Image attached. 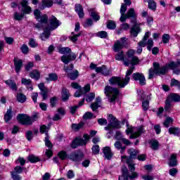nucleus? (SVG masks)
<instances>
[{"instance_id":"393cba45","label":"nucleus","mask_w":180,"mask_h":180,"mask_svg":"<svg viewBox=\"0 0 180 180\" xmlns=\"http://www.w3.org/2000/svg\"><path fill=\"white\" fill-rule=\"evenodd\" d=\"M27 160L29 162H31V164H36L37 162H41V159H40L39 156H36L33 154L28 155Z\"/></svg>"},{"instance_id":"7c9ffc66","label":"nucleus","mask_w":180,"mask_h":180,"mask_svg":"<svg viewBox=\"0 0 180 180\" xmlns=\"http://www.w3.org/2000/svg\"><path fill=\"white\" fill-rule=\"evenodd\" d=\"M149 144L150 145V148H152L153 151H157V150L160 148V142H158L157 139L150 140Z\"/></svg>"},{"instance_id":"58836bf2","label":"nucleus","mask_w":180,"mask_h":180,"mask_svg":"<svg viewBox=\"0 0 180 180\" xmlns=\"http://www.w3.org/2000/svg\"><path fill=\"white\" fill-rule=\"evenodd\" d=\"M75 12H77L79 18H84V9L82 8V6H81V4L75 5Z\"/></svg>"},{"instance_id":"de8ad7c7","label":"nucleus","mask_w":180,"mask_h":180,"mask_svg":"<svg viewBox=\"0 0 180 180\" xmlns=\"http://www.w3.org/2000/svg\"><path fill=\"white\" fill-rule=\"evenodd\" d=\"M81 36V32L76 34L75 32H72L71 36L69 37L70 40L73 43H75L78 40V37Z\"/></svg>"},{"instance_id":"09e8293b","label":"nucleus","mask_w":180,"mask_h":180,"mask_svg":"<svg viewBox=\"0 0 180 180\" xmlns=\"http://www.w3.org/2000/svg\"><path fill=\"white\" fill-rule=\"evenodd\" d=\"M50 32L51 31H46V28L44 27V33L41 35V40H47L49 37H50Z\"/></svg>"},{"instance_id":"a18cd8bd","label":"nucleus","mask_w":180,"mask_h":180,"mask_svg":"<svg viewBox=\"0 0 180 180\" xmlns=\"http://www.w3.org/2000/svg\"><path fill=\"white\" fill-rule=\"evenodd\" d=\"M147 46V50L148 51H151V49L154 47V41H153V39H149L148 41H145V47Z\"/></svg>"},{"instance_id":"6e6d98bb","label":"nucleus","mask_w":180,"mask_h":180,"mask_svg":"<svg viewBox=\"0 0 180 180\" xmlns=\"http://www.w3.org/2000/svg\"><path fill=\"white\" fill-rule=\"evenodd\" d=\"M59 53L60 54H68V53H71V49L68 47L60 48Z\"/></svg>"},{"instance_id":"9d476101","label":"nucleus","mask_w":180,"mask_h":180,"mask_svg":"<svg viewBox=\"0 0 180 180\" xmlns=\"http://www.w3.org/2000/svg\"><path fill=\"white\" fill-rule=\"evenodd\" d=\"M104 93L105 96L108 98L110 103H116V100L120 95V91H105Z\"/></svg>"},{"instance_id":"f3484780","label":"nucleus","mask_w":180,"mask_h":180,"mask_svg":"<svg viewBox=\"0 0 180 180\" xmlns=\"http://www.w3.org/2000/svg\"><path fill=\"white\" fill-rule=\"evenodd\" d=\"M132 78L134 81H139L140 85H146V77L143 73L136 72L132 75Z\"/></svg>"},{"instance_id":"774afa93","label":"nucleus","mask_w":180,"mask_h":180,"mask_svg":"<svg viewBox=\"0 0 180 180\" xmlns=\"http://www.w3.org/2000/svg\"><path fill=\"white\" fill-rule=\"evenodd\" d=\"M107 27L108 29H111V30L116 29V22H115L114 21H112V20L108 21Z\"/></svg>"},{"instance_id":"6e6552de","label":"nucleus","mask_w":180,"mask_h":180,"mask_svg":"<svg viewBox=\"0 0 180 180\" xmlns=\"http://www.w3.org/2000/svg\"><path fill=\"white\" fill-rule=\"evenodd\" d=\"M61 25V22L57 20V18L54 16L51 17L49 19V24L44 27L46 28L45 32H53V30H56Z\"/></svg>"},{"instance_id":"13d9d810","label":"nucleus","mask_w":180,"mask_h":180,"mask_svg":"<svg viewBox=\"0 0 180 180\" xmlns=\"http://www.w3.org/2000/svg\"><path fill=\"white\" fill-rule=\"evenodd\" d=\"M122 160H126L127 165H129L130 164H133V158L131 157H127L126 155L121 156Z\"/></svg>"},{"instance_id":"39448f33","label":"nucleus","mask_w":180,"mask_h":180,"mask_svg":"<svg viewBox=\"0 0 180 180\" xmlns=\"http://www.w3.org/2000/svg\"><path fill=\"white\" fill-rule=\"evenodd\" d=\"M121 172L122 175L118 176V180H134L139 178V173L137 172H131L130 174L127 167L122 168Z\"/></svg>"},{"instance_id":"c85d7f7f","label":"nucleus","mask_w":180,"mask_h":180,"mask_svg":"<svg viewBox=\"0 0 180 180\" xmlns=\"http://www.w3.org/2000/svg\"><path fill=\"white\" fill-rule=\"evenodd\" d=\"M53 6V1L50 0H43L41 4L39 5V9H44L45 8H50Z\"/></svg>"},{"instance_id":"69168bd1","label":"nucleus","mask_w":180,"mask_h":180,"mask_svg":"<svg viewBox=\"0 0 180 180\" xmlns=\"http://www.w3.org/2000/svg\"><path fill=\"white\" fill-rule=\"evenodd\" d=\"M169 174L171 176H176V174H178V169L173 167L169 170Z\"/></svg>"},{"instance_id":"052dcab7","label":"nucleus","mask_w":180,"mask_h":180,"mask_svg":"<svg viewBox=\"0 0 180 180\" xmlns=\"http://www.w3.org/2000/svg\"><path fill=\"white\" fill-rule=\"evenodd\" d=\"M25 137L28 141H32V139H33V131L31 130L26 131Z\"/></svg>"},{"instance_id":"a19ab883","label":"nucleus","mask_w":180,"mask_h":180,"mask_svg":"<svg viewBox=\"0 0 180 180\" xmlns=\"http://www.w3.org/2000/svg\"><path fill=\"white\" fill-rule=\"evenodd\" d=\"M58 79V76L56 73H50L47 77H46V81L50 82L51 81H57Z\"/></svg>"},{"instance_id":"bf43d9fd","label":"nucleus","mask_w":180,"mask_h":180,"mask_svg":"<svg viewBox=\"0 0 180 180\" xmlns=\"http://www.w3.org/2000/svg\"><path fill=\"white\" fill-rule=\"evenodd\" d=\"M45 146L47 147L49 149L53 148V143L50 141L48 136L45 137Z\"/></svg>"},{"instance_id":"864d4df0","label":"nucleus","mask_w":180,"mask_h":180,"mask_svg":"<svg viewBox=\"0 0 180 180\" xmlns=\"http://www.w3.org/2000/svg\"><path fill=\"white\" fill-rule=\"evenodd\" d=\"M23 18H25V14L23 13H20L15 12L14 13L15 20H22Z\"/></svg>"},{"instance_id":"c756f323","label":"nucleus","mask_w":180,"mask_h":180,"mask_svg":"<svg viewBox=\"0 0 180 180\" xmlns=\"http://www.w3.org/2000/svg\"><path fill=\"white\" fill-rule=\"evenodd\" d=\"M129 18H137V13L134 11V8H131L128 10L127 14H125V20L129 19Z\"/></svg>"},{"instance_id":"f704fd0d","label":"nucleus","mask_w":180,"mask_h":180,"mask_svg":"<svg viewBox=\"0 0 180 180\" xmlns=\"http://www.w3.org/2000/svg\"><path fill=\"white\" fill-rule=\"evenodd\" d=\"M16 101H18L20 103H25V102L27 101V97L26 95L19 93L16 95Z\"/></svg>"},{"instance_id":"2eb2a0df","label":"nucleus","mask_w":180,"mask_h":180,"mask_svg":"<svg viewBox=\"0 0 180 180\" xmlns=\"http://www.w3.org/2000/svg\"><path fill=\"white\" fill-rule=\"evenodd\" d=\"M91 70H96V72H101L103 75H109V70L106 68V66L103 65L101 67L96 68V65L91 63L90 65Z\"/></svg>"},{"instance_id":"49530a36","label":"nucleus","mask_w":180,"mask_h":180,"mask_svg":"<svg viewBox=\"0 0 180 180\" xmlns=\"http://www.w3.org/2000/svg\"><path fill=\"white\" fill-rule=\"evenodd\" d=\"M30 76L31 78H33L34 79H40V72L39 70H32L30 73Z\"/></svg>"},{"instance_id":"bb28decb","label":"nucleus","mask_w":180,"mask_h":180,"mask_svg":"<svg viewBox=\"0 0 180 180\" xmlns=\"http://www.w3.org/2000/svg\"><path fill=\"white\" fill-rule=\"evenodd\" d=\"M14 65L15 68V72H17V74H19V72L22 69V67H23V63L22 62V60L15 58Z\"/></svg>"},{"instance_id":"4c0bfd02","label":"nucleus","mask_w":180,"mask_h":180,"mask_svg":"<svg viewBox=\"0 0 180 180\" xmlns=\"http://www.w3.org/2000/svg\"><path fill=\"white\" fill-rule=\"evenodd\" d=\"M70 96H71V94L70 91H63L61 93V100L63 102H67L70 99Z\"/></svg>"},{"instance_id":"1a4fd4ad","label":"nucleus","mask_w":180,"mask_h":180,"mask_svg":"<svg viewBox=\"0 0 180 180\" xmlns=\"http://www.w3.org/2000/svg\"><path fill=\"white\" fill-rule=\"evenodd\" d=\"M34 16L39 23L43 25H47V22H49V17L46 14H41V12L39 9H36L34 11Z\"/></svg>"},{"instance_id":"3c124183","label":"nucleus","mask_w":180,"mask_h":180,"mask_svg":"<svg viewBox=\"0 0 180 180\" xmlns=\"http://www.w3.org/2000/svg\"><path fill=\"white\" fill-rule=\"evenodd\" d=\"M136 54V51L134 49H129L126 53V56L127 57V60H130V58H132V57H134V55Z\"/></svg>"},{"instance_id":"8fccbe9b","label":"nucleus","mask_w":180,"mask_h":180,"mask_svg":"<svg viewBox=\"0 0 180 180\" xmlns=\"http://www.w3.org/2000/svg\"><path fill=\"white\" fill-rule=\"evenodd\" d=\"M148 8L151 9V11H155L157 9V3L154 1V0H150L148 2Z\"/></svg>"},{"instance_id":"7ed1b4c3","label":"nucleus","mask_w":180,"mask_h":180,"mask_svg":"<svg viewBox=\"0 0 180 180\" xmlns=\"http://www.w3.org/2000/svg\"><path fill=\"white\" fill-rule=\"evenodd\" d=\"M39 119V114L35 113L32 117L27 114H18L17 115V120L22 126H32L34 122Z\"/></svg>"},{"instance_id":"0eeeda50","label":"nucleus","mask_w":180,"mask_h":180,"mask_svg":"<svg viewBox=\"0 0 180 180\" xmlns=\"http://www.w3.org/2000/svg\"><path fill=\"white\" fill-rule=\"evenodd\" d=\"M84 157H85V154L80 149L72 151L69 154V160L73 162H81L84 160Z\"/></svg>"},{"instance_id":"2f4dec72","label":"nucleus","mask_w":180,"mask_h":180,"mask_svg":"<svg viewBox=\"0 0 180 180\" xmlns=\"http://www.w3.org/2000/svg\"><path fill=\"white\" fill-rule=\"evenodd\" d=\"M89 15L91 18H92V19L94 20V22H98V20L101 19V16H99V14L98 13V12H96L94 9L89 10Z\"/></svg>"},{"instance_id":"603ef678","label":"nucleus","mask_w":180,"mask_h":180,"mask_svg":"<svg viewBox=\"0 0 180 180\" xmlns=\"http://www.w3.org/2000/svg\"><path fill=\"white\" fill-rule=\"evenodd\" d=\"M115 60L117 61H123L124 63V60H127V58H124V55L123 53V51L120 52L116 56Z\"/></svg>"},{"instance_id":"680f3d73","label":"nucleus","mask_w":180,"mask_h":180,"mask_svg":"<svg viewBox=\"0 0 180 180\" xmlns=\"http://www.w3.org/2000/svg\"><path fill=\"white\" fill-rule=\"evenodd\" d=\"M54 154V152L53 151V148L46 149L45 152V155L47 157V158H51Z\"/></svg>"},{"instance_id":"0e129e2a","label":"nucleus","mask_w":180,"mask_h":180,"mask_svg":"<svg viewBox=\"0 0 180 180\" xmlns=\"http://www.w3.org/2000/svg\"><path fill=\"white\" fill-rule=\"evenodd\" d=\"M39 94L42 96L43 101H46L49 98V91H41Z\"/></svg>"},{"instance_id":"c03bdc74","label":"nucleus","mask_w":180,"mask_h":180,"mask_svg":"<svg viewBox=\"0 0 180 180\" xmlns=\"http://www.w3.org/2000/svg\"><path fill=\"white\" fill-rule=\"evenodd\" d=\"M140 33V27L139 26H134L131 30V34L134 36V37H137V35Z\"/></svg>"},{"instance_id":"9b49d317","label":"nucleus","mask_w":180,"mask_h":180,"mask_svg":"<svg viewBox=\"0 0 180 180\" xmlns=\"http://www.w3.org/2000/svg\"><path fill=\"white\" fill-rule=\"evenodd\" d=\"M73 69H74V65L72 64H70L69 67L64 66V71L67 72L69 78H70V79H72V80L77 79L79 75L78 70H75L73 72H71L72 71Z\"/></svg>"},{"instance_id":"ddd939ff","label":"nucleus","mask_w":180,"mask_h":180,"mask_svg":"<svg viewBox=\"0 0 180 180\" xmlns=\"http://www.w3.org/2000/svg\"><path fill=\"white\" fill-rule=\"evenodd\" d=\"M85 141L84 139L81 137V136H76L70 143L71 148L75 150V148H78V147H85Z\"/></svg>"},{"instance_id":"cd10ccee","label":"nucleus","mask_w":180,"mask_h":180,"mask_svg":"<svg viewBox=\"0 0 180 180\" xmlns=\"http://www.w3.org/2000/svg\"><path fill=\"white\" fill-rule=\"evenodd\" d=\"M167 98L172 102H180V95L178 94L172 93Z\"/></svg>"},{"instance_id":"72a5a7b5","label":"nucleus","mask_w":180,"mask_h":180,"mask_svg":"<svg viewBox=\"0 0 180 180\" xmlns=\"http://www.w3.org/2000/svg\"><path fill=\"white\" fill-rule=\"evenodd\" d=\"M150 99H151L150 95H147L146 100H144L142 102V108L145 112L148 110V106H150Z\"/></svg>"},{"instance_id":"dca6fc26","label":"nucleus","mask_w":180,"mask_h":180,"mask_svg":"<svg viewBox=\"0 0 180 180\" xmlns=\"http://www.w3.org/2000/svg\"><path fill=\"white\" fill-rule=\"evenodd\" d=\"M22 6L21 11L24 15H30L32 13V7L29 6L28 1H23L20 2Z\"/></svg>"},{"instance_id":"f8f14e48","label":"nucleus","mask_w":180,"mask_h":180,"mask_svg":"<svg viewBox=\"0 0 180 180\" xmlns=\"http://www.w3.org/2000/svg\"><path fill=\"white\" fill-rule=\"evenodd\" d=\"M25 167L17 165L14 167V170L11 172V178L13 180H22V176L19 175L23 172Z\"/></svg>"},{"instance_id":"e433bc0d","label":"nucleus","mask_w":180,"mask_h":180,"mask_svg":"<svg viewBox=\"0 0 180 180\" xmlns=\"http://www.w3.org/2000/svg\"><path fill=\"white\" fill-rule=\"evenodd\" d=\"M58 157L61 160V161H65L66 158L69 159L70 155L67 154V151L60 150L58 153Z\"/></svg>"},{"instance_id":"6ab92c4d","label":"nucleus","mask_w":180,"mask_h":180,"mask_svg":"<svg viewBox=\"0 0 180 180\" xmlns=\"http://www.w3.org/2000/svg\"><path fill=\"white\" fill-rule=\"evenodd\" d=\"M103 154H104L105 158L108 160H112L113 157V153H112V149L109 146L103 148Z\"/></svg>"},{"instance_id":"338daca9","label":"nucleus","mask_w":180,"mask_h":180,"mask_svg":"<svg viewBox=\"0 0 180 180\" xmlns=\"http://www.w3.org/2000/svg\"><path fill=\"white\" fill-rule=\"evenodd\" d=\"M97 36L98 37H101V39H106L108 37V32L105 31L98 32Z\"/></svg>"},{"instance_id":"79ce46f5","label":"nucleus","mask_w":180,"mask_h":180,"mask_svg":"<svg viewBox=\"0 0 180 180\" xmlns=\"http://www.w3.org/2000/svg\"><path fill=\"white\" fill-rule=\"evenodd\" d=\"M150 35H151V32H146L143 39L141 41H139V46H146V41H147V39L150 37Z\"/></svg>"},{"instance_id":"20e7f679","label":"nucleus","mask_w":180,"mask_h":180,"mask_svg":"<svg viewBox=\"0 0 180 180\" xmlns=\"http://www.w3.org/2000/svg\"><path fill=\"white\" fill-rule=\"evenodd\" d=\"M109 119H111L112 122H110L108 124V126L104 127V129L106 131H108L107 134H109L110 136H112L113 134L112 130H117L119 129H122V125L120 124V121L116 118V117H114L113 115L110 114L108 115Z\"/></svg>"},{"instance_id":"423d86ee","label":"nucleus","mask_w":180,"mask_h":180,"mask_svg":"<svg viewBox=\"0 0 180 180\" xmlns=\"http://www.w3.org/2000/svg\"><path fill=\"white\" fill-rule=\"evenodd\" d=\"M84 96L86 102L90 103L95 99V93L90 92L89 91H76L74 94L75 98H81V96Z\"/></svg>"},{"instance_id":"a878e982","label":"nucleus","mask_w":180,"mask_h":180,"mask_svg":"<svg viewBox=\"0 0 180 180\" xmlns=\"http://www.w3.org/2000/svg\"><path fill=\"white\" fill-rule=\"evenodd\" d=\"M5 84L9 86L10 89H12L13 91H18V85L15 81L12 79H8L5 81Z\"/></svg>"},{"instance_id":"e2e57ef3","label":"nucleus","mask_w":180,"mask_h":180,"mask_svg":"<svg viewBox=\"0 0 180 180\" xmlns=\"http://www.w3.org/2000/svg\"><path fill=\"white\" fill-rule=\"evenodd\" d=\"M94 25L91 18L87 19L83 24L84 27H91Z\"/></svg>"},{"instance_id":"a211bd4d","label":"nucleus","mask_w":180,"mask_h":180,"mask_svg":"<svg viewBox=\"0 0 180 180\" xmlns=\"http://www.w3.org/2000/svg\"><path fill=\"white\" fill-rule=\"evenodd\" d=\"M139 63H140V59L137 56H134L130 59L124 60V65L126 67H129L130 64L131 65H137V64H139Z\"/></svg>"},{"instance_id":"4d7b16f0","label":"nucleus","mask_w":180,"mask_h":180,"mask_svg":"<svg viewBox=\"0 0 180 180\" xmlns=\"http://www.w3.org/2000/svg\"><path fill=\"white\" fill-rule=\"evenodd\" d=\"M94 117V113L91 112H86L85 114L83 115V119L84 120H89Z\"/></svg>"},{"instance_id":"412c9836","label":"nucleus","mask_w":180,"mask_h":180,"mask_svg":"<svg viewBox=\"0 0 180 180\" xmlns=\"http://www.w3.org/2000/svg\"><path fill=\"white\" fill-rule=\"evenodd\" d=\"M77 58V56L75 53H70V56H63L61 57V61L64 63V64H68L70 61H74Z\"/></svg>"},{"instance_id":"4be33fe9","label":"nucleus","mask_w":180,"mask_h":180,"mask_svg":"<svg viewBox=\"0 0 180 180\" xmlns=\"http://www.w3.org/2000/svg\"><path fill=\"white\" fill-rule=\"evenodd\" d=\"M127 11V6L124 4L121 5L120 12L121 13V17L120 18V22H126V11Z\"/></svg>"},{"instance_id":"473e14b6","label":"nucleus","mask_w":180,"mask_h":180,"mask_svg":"<svg viewBox=\"0 0 180 180\" xmlns=\"http://www.w3.org/2000/svg\"><path fill=\"white\" fill-rule=\"evenodd\" d=\"M171 100H169L167 98L165 101V112L167 113H171V108L172 107Z\"/></svg>"},{"instance_id":"5701e85b","label":"nucleus","mask_w":180,"mask_h":180,"mask_svg":"<svg viewBox=\"0 0 180 180\" xmlns=\"http://www.w3.org/2000/svg\"><path fill=\"white\" fill-rule=\"evenodd\" d=\"M12 117H13V115H12V106L9 107V109L7 110L6 114L4 115V122L6 123H8L12 120Z\"/></svg>"},{"instance_id":"37998d69","label":"nucleus","mask_w":180,"mask_h":180,"mask_svg":"<svg viewBox=\"0 0 180 180\" xmlns=\"http://www.w3.org/2000/svg\"><path fill=\"white\" fill-rule=\"evenodd\" d=\"M49 103L51 108H56V106H57V103H58V97L53 96L49 100Z\"/></svg>"},{"instance_id":"b1692460","label":"nucleus","mask_w":180,"mask_h":180,"mask_svg":"<svg viewBox=\"0 0 180 180\" xmlns=\"http://www.w3.org/2000/svg\"><path fill=\"white\" fill-rule=\"evenodd\" d=\"M127 153L129 155V157H131V158H133V160H136L137 157H139L140 151L134 148H129L127 150Z\"/></svg>"},{"instance_id":"aec40b11","label":"nucleus","mask_w":180,"mask_h":180,"mask_svg":"<svg viewBox=\"0 0 180 180\" xmlns=\"http://www.w3.org/2000/svg\"><path fill=\"white\" fill-rule=\"evenodd\" d=\"M178 155L176 153H172L169 159V166L171 167H176L178 165Z\"/></svg>"},{"instance_id":"c9c22d12","label":"nucleus","mask_w":180,"mask_h":180,"mask_svg":"<svg viewBox=\"0 0 180 180\" xmlns=\"http://www.w3.org/2000/svg\"><path fill=\"white\" fill-rule=\"evenodd\" d=\"M169 133L170 134H173L174 136L179 137L180 129H179V127H170V128H169Z\"/></svg>"},{"instance_id":"5fc2aeb1","label":"nucleus","mask_w":180,"mask_h":180,"mask_svg":"<svg viewBox=\"0 0 180 180\" xmlns=\"http://www.w3.org/2000/svg\"><path fill=\"white\" fill-rule=\"evenodd\" d=\"M91 150L94 155H98V154H99V151H101V148L99 147V145H94Z\"/></svg>"},{"instance_id":"f03ea898","label":"nucleus","mask_w":180,"mask_h":180,"mask_svg":"<svg viewBox=\"0 0 180 180\" xmlns=\"http://www.w3.org/2000/svg\"><path fill=\"white\" fill-rule=\"evenodd\" d=\"M133 71H134V67H131L127 72L125 78L123 79L122 77H112L109 79L110 84L111 85H116L117 84L120 88H124L129 82H130V75L133 74Z\"/></svg>"},{"instance_id":"4468645a","label":"nucleus","mask_w":180,"mask_h":180,"mask_svg":"<svg viewBox=\"0 0 180 180\" xmlns=\"http://www.w3.org/2000/svg\"><path fill=\"white\" fill-rule=\"evenodd\" d=\"M127 43V38L122 37L120 39V41H116L113 46V51L115 53H119L122 49L126 46Z\"/></svg>"},{"instance_id":"f257e3e1","label":"nucleus","mask_w":180,"mask_h":180,"mask_svg":"<svg viewBox=\"0 0 180 180\" xmlns=\"http://www.w3.org/2000/svg\"><path fill=\"white\" fill-rule=\"evenodd\" d=\"M179 65V63H175L171 62L169 64L166 65L165 67H160L158 63H153V68L149 70V79H151L154 75H160L161 74H165L168 70H174Z\"/></svg>"},{"instance_id":"ea45409f","label":"nucleus","mask_w":180,"mask_h":180,"mask_svg":"<svg viewBox=\"0 0 180 180\" xmlns=\"http://www.w3.org/2000/svg\"><path fill=\"white\" fill-rule=\"evenodd\" d=\"M84 126H85V122L81 121L78 124H72V129L75 131H78V130H81Z\"/></svg>"}]
</instances>
